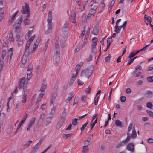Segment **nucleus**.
I'll use <instances>...</instances> for the list:
<instances>
[{
  "label": "nucleus",
  "instance_id": "nucleus-1",
  "mask_svg": "<svg viewBox=\"0 0 153 153\" xmlns=\"http://www.w3.org/2000/svg\"><path fill=\"white\" fill-rule=\"evenodd\" d=\"M94 69L93 65H90L87 68L82 70L81 71L80 76L86 77L88 79L92 74Z\"/></svg>",
  "mask_w": 153,
  "mask_h": 153
},
{
  "label": "nucleus",
  "instance_id": "nucleus-2",
  "mask_svg": "<svg viewBox=\"0 0 153 153\" xmlns=\"http://www.w3.org/2000/svg\"><path fill=\"white\" fill-rule=\"evenodd\" d=\"M27 78H25V77L20 79V81L19 82V86L18 88H23L24 89L25 88L28 83Z\"/></svg>",
  "mask_w": 153,
  "mask_h": 153
},
{
  "label": "nucleus",
  "instance_id": "nucleus-3",
  "mask_svg": "<svg viewBox=\"0 0 153 153\" xmlns=\"http://www.w3.org/2000/svg\"><path fill=\"white\" fill-rule=\"evenodd\" d=\"M22 10L21 12L23 14H27L26 16V18L29 17L30 16V10L29 8V5L27 3H25V6H22Z\"/></svg>",
  "mask_w": 153,
  "mask_h": 153
},
{
  "label": "nucleus",
  "instance_id": "nucleus-4",
  "mask_svg": "<svg viewBox=\"0 0 153 153\" xmlns=\"http://www.w3.org/2000/svg\"><path fill=\"white\" fill-rule=\"evenodd\" d=\"M127 136L126 138H128V140L129 141L131 138H134L136 137V132L135 128L134 127L133 128L132 132L131 135L129 132L127 133Z\"/></svg>",
  "mask_w": 153,
  "mask_h": 153
},
{
  "label": "nucleus",
  "instance_id": "nucleus-5",
  "mask_svg": "<svg viewBox=\"0 0 153 153\" xmlns=\"http://www.w3.org/2000/svg\"><path fill=\"white\" fill-rule=\"evenodd\" d=\"M6 52L5 50L3 49L1 53V56L0 59V69L1 71L3 65L4 58L6 57Z\"/></svg>",
  "mask_w": 153,
  "mask_h": 153
},
{
  "label": "nucleus",
  "instance_id": "nucleus-6",
  "mask_svg": "<svg viewBox=\"0 0 153 153\" xmlns=\"http://www.w3.org/2000/svg\"><path fill=\"white\" fill-rule=\"evenodd\" d=\"M76 15L75 12L73 10L71 11V12L70 19V20L71 22L75 24L76 26L77 24L76 22Z\"/></svg>",
  "mask_w": 153,
  "mask_h": 153
},
{
  "label": "nucleus",
  "instance_id": "nucleus-7",
  "mask_svg": "<svg viewBox=\"0 0 153 153\" xmlns=\"http://www.w3.org/2000/svg\"><path fill=\"white\" fill-rule=\"evenodd\" d=\"M134 144L132 143H130L128 144L127 146L126 149L127 150L133 152H134Z\"/></svg>",
  "mask_w": 153,
  "mask_h": 153
},
{
  "label": "nucleus",
  "instance_id": "nucleus-8",
  "mask_svg": "<svg viewBox=\"0 0 153 153\" xmlns=\"http://www.w3.org/2000/svg\"><path fill=\"white\" fill-rule=\"evenodd\" d=\"M128 138H126L124 140L120 142L116 146V148L118 149L119 148L122 146L124 145L128 142Z\"/></svg>",
  "mask_w": 153,
  "mask_h": 153
},
{
  "label": "nucleus",
  "instance_id": "nucleus-9",
  "mask_svg": "<svg viewBox=\"0 0 153 153\" xmlns=\"http://www.w3.org/2000/svg\"><path fill=\"white\" fill-rule=\"evenodd\" d=\"M95 13V9H91L89 11V13L88 14L86 19V22H88L89 19L91 16H93Z\"/></svg>",
  "mask_w": 153,
  "mask_h": 153
},
{
  "label": "nucleus",
  "instance_id": "nucleus-10",
  "mask_svg": "<svg viewBox=\"0 0 153 153\" xmlns=\"http://www.w3.org/2000/svg\"><path fill=\"white\" fill-rule=\"evenodd\" d=\"M99 33V25L96 24L94 27L92 33L94 35H97Z\"/></svg>",
  "mask_w": 153,
  "mask_h": 153
},
{
  "label": "nucleus",
  "instance_id": "nucleus-11",
  "mask_svg": "<svg viewBox=\"0 0 153 153\" xmlns=\"http://www.w3.org/2000/svg\"><path fill=\"white\" fill-rule=\"evenodd\" d=\"M65 120V118L61 117L60 120H59L57 123V128H58V129L59 128L63 125Z\"/></svg>",
  "mask_w": 153,
  "mask_h": 153
},
{
  "label": "nucleus",
  "instance_id": "nucleus-12",
  "mask_svg": "<svg viewBox=\"0 0 153 153\" xmlns=\"http://www.w3.org/2000/svg\"><path fill=\"white\" fill-rule=\"evenodd\" d=\"M57 96V93L56 92H53L52 94L51 100L50 101V103L51 104H53L56 97Z\"/></svg>",
  "mask_w": 153,
  "mask_h": 153
},
{
  "label": "nucleus",
  "instance_id": "nucleus-13",
  "mask_svg": "<svg viewBox=\"0 0 153 153\" xmlns=\"http://www.w3.org/2000/svg\"><path fill=\"white\" fill-rule=\"evenodd\" d=\"M29 55L27 54V53H24L22 58V59L21 62L22 64H24L26 63L27 59V57Z\"/></svg>",
  "mask_w": 153,
  "mask_h": 153
},
{
  "label": "nucleus",
  "instance_id": "nucleus-14",
  "mask_svg": "<svg viewBox=\"0 0 153 153\" xmlns=\"http://www.w3.org/2000/svg\"><path fill=\"white\" fill-rule=\"evenodd\" d=\"M42 142V140H40L37 144L33 147V151L32 152H34L36 151L38 149V146H40Z\"/></svg>",
  "mask_w": 153,
  "mask_h": 153
},
{
  "label": "nucleus",
  "instance_id": "nucleus-15",
  "mask_svg": "<svg viewBox=\"0 0 153 153\" xmlns=\"http://www.w3.org/2000/svg\"><path fill=\"white\" fill-rule=\"evenodd\" d=\"M31 43L27 42L26 45L25 46V52L24 53H27V54L29 55L30 53V52H29L28 51V50L29 49V47L30 46V45Z\"/></svg>",
  "mask_w": 153,
  "mask_h": 153
},
{
  "label": "nucleus",
  "instance_id": "nucleus-16",
  "mask_svg": "<svg viewBox=\"0 0 153 153\" xmlns=\"http://www.w3.org/2000/svg\"><path fill=\"white\" fill-rule=\"evenodd\" d=\"M46 87V84L45 80H43V83L42 84L41 88L39 90V91H44Z\"/></svg>",
  "mask_w": 153,
  "mask_h": 153
},
{
  "label": "nucleus",
  "instance_id": "nucleus-17",
  "mask_svg": "<svg viewBox=\"0 0 153 153\" xmlns=\"http://www.w3.org/2000/svg\"><path fill=\"white\" fill-rule=\"evenodd\" d=\"M42 98L38 97L36 100V101L35 103V105H36V107L35 108V109L34 110V111H35L37 109H38L39 107V102L42 100Z\"/></svg>",
  "mask_w": 153,
  "mask_h": 153
},
{
  "label": "nucleus",
  "instance_id": "nucleus-18",
  "mask_svg": "<svg viewBox=\"0 0 153 153\" xmlns=\"http://www.w3.org/2000/svg\"><path fill=\"white\" fill-rule=\"evenodd\" d=\"M22 20V16L21 15L19 16L18 19L14 23L21 25Z\"/></svg>",
  "mask_w": 153,
  "mask_h": 153
},
{
  "label": "nucleus",
  "instance_id": "nucleus-19",
  "mask_svg": "<svg viewBox=\"0 0 153 153\" xmlns=\"http://www.w3.org/2000/svg\"><path fill=\"white\" fill-rule=\"evenodd\" d=\"M115 125L118 127H123V124L122 122L119 120H116L115 122Z\"/></svg>",
  "mask_w": 153,
  "mask_h": 153
},
{
  "label": "nucleus",
  "instance_id": "nucleus-20",
  "mask_svg": "<svg viewBox=\"0 0 153 153\" xmlns=\"http://www.w3.org/2000/svg\"><path fill=\"white\" fill-rule=\"evenodd\" d=\"M153 92L149 91H147L145 93V95L147 97L150 98L152 97L153 95Z\"/></svg>",
  "mask_w": 153,
  "mask_h": 153
},
{
  "label": "nucleus",
  "instance_id": "nucleus-21",
  "mask_svg": "<svg viewBox=\"0 0 153 153\" xmlns=\"http://www.w3.org/2000/svg\"><path fill=\"white\" fill-rule=\"evenodd\" d=\"M91 138L90 137H88L85 141L84 144L85 146H88L90 145L91 144Z\"/></svg>",
  "mask_w": 153,
  "mask_h": 153
},
{
  "label": "nucleus",
  "instance_id": "nucleus-22",
  "mask_svg": "<svg viewBox=\"0 0 153 153\" xmlns=\"http://www.w3.org/2000/svg\"><path fill=\"white\" fill-rule=\"evenodd\" d=\"M144 20L145 21H147L148 22H149V24H151L152 19L150 16H147L146 15H145L144 16Z\"/></svg>",
  "mask_w": 153,
  "mask_h": 153
},
{
  "label": "nucleus",
  "instance_id": "nucleus-23",
  "mask_svg": "<svg viewBox=\"0 0 153 153\" xmlns=\"http://www.w3.org/2000/svg\"><path fill=\"white\" fill-rule=\"evenodd\" d=\"M53 61L55 63H57L60 61L59 56L54 55L53 57Z\"/></svg>",
  "mask_w": 153,
  "mask_h": 153
},
{
  "label": "nucleus",
  "instance_id": "nucleus-24",
  "mask_svg": "<svg viewBox=\"0 0 153 153\" xmlns=\"http://www.w3.org/2000/svg\"><path fill=\"white\" fill-rule=\"evenodd\" d=\"M52 11L50 10L48 14V18L47 19V22H52Z\"/></svg>",
  "mask_w": 153,
  "mask_h": 153
},
{
  "label": "nucleus",
  "instance_id": "nucleus-25",
  "mask_svg": "<svg viewBox=\"0 0 153 153\" xmlns=\"http://www.w3.org/2000/svg\"><path fill=\"white\" fill-rule=\"evenodd\" d=\"M25 25H29L30 23V20L28 18H26L23 21Z\"/></svg>",
  "mask_w": 153,
  "mask_h": 153
},
{
  "label": "nucleus",
  "instance_id": "nucleus-26",
  "mask_svg": "<svg viewBox=\"0 0 153 153\" xmlns=\"http://www.w3.org/2000/svg\"><path fill=\"white\" fill-rule=\"evenodd\" d=\"M13 54L12 52H11L10 51H8L7 57V58L8 60L10 61L11 60L12 56Z\"/></svg>",
  "mask_w": 153,
  "mask_h": 153
},
{
  "label": "nucleus",
  "instance_id": "nucleus-27",
  "mask_svg": "<svg viewBox=\"0 0 153 153\" xmlns=\"http://www.w3.org/2000/svg\"><path fill=\"white\" fill-rule=\"evenodd\" d=\"M32 71L31 70H27V79L29 80L32 76Z\"/></svg>",
  "mask_w": 153,
  "mask_h": 153
},
{
  "label": "nucleus",
  "instance_id": "nucleus-28",
  "mask_svg": "<svg viewBox=\"0 0 153 153\" xmlns=\"http://www.w3.org/2000/svg\"><path fill=\"white\" fill-rule=\"evenodd\" d=\"M72 92H70L69 93V95L70 96L65 101L66 103H68L72 99L73 96H72Z\"/></svg>",
  "mask_w": 153,
  "mask_h": 153
},
{
  "label": "nucleus",
  "instance_id": "nucleus-29",
  "mask_svg": "<svg viewBox=\"0 0 153 153\" xmlns=\"http://www.w3.org/2000/svg\"><path fill=\"white\" fill-rule=\"evenodd\" d=\"M67 111V109L66 108L64 109L62 113L61 114L60 117H62L66 118Z\"/></svg>",
  "mask_w": 153,
  "mask_h": 153
},
{
  "label": "nucleus",
  "instance_id": "nucleus-30",
  "mask_svg": "<svg viewBox=\"0 0 153 153\" xmlns=\"http://www.w3.org/2000/svg\"><path fill=\"white\" fill-rule=\"evenodd\" d=\"M87 98L86 95H83L81 98V100H82V103L86 104L87 103L86 101V100Z\"/></svg>",
  "mask_w": 153,
  "mask_h": 153
},
{
  "label": "nucleus",
  "instance_id": "nucleus-31",
  "mask_svg": "<svg viewBox=\"0 0 153 153\" xmlns=\"http://www.w3.org/2000/svg\"><path fill=\"white\" fill-rule=\"evenodd\" d=\"M33 30H28L27 35L25 36V37L26 39H28L32 33Z\"/></svg>",
  "mask_w": 153,
  "mask_h": 153
},
{
  "label": "nucleus",
  "instance_id": "nucleus-32",
  "mask_svg": "<svg viewBox=\"0 0 153 153\" xmlns=\"http://www.w3.org/2000/svg\"><path fill=\"white\" fill-rule=\"evenodd\" d=\"M88 151V147L84 146L83 147L82 152V153H87Z\"/></svg>",
  "mask_w": 153,
  "mask_h": 153
},
{
  "label": "nucleus",
  "instance_id": "nucleus-33",
  "mask_svg": "<svg viewBox=\"0 0 153 153\" xmlns=\"http://www.w3.org/2000/svg\"><path fill=\"white\" fill-rule=\"evenodd\" d=\"M20 26V25L17 24L15 23L14 24L13 26V28L15 29V32H17V31L19 29Z\"/></svg>",
  "mask_w": 153,
  "mask_h": 153
},
{
  "label": "nucleus",
  "instance_id": "nucleus-34",
  "mask_svg": "<svg viewBox=\"0 0 153 153\" xmlns=\"http://www.w3.org/2000/svg\"><path fill=\"white\" fill-rule=\"evenodd\" d=\"M97 118L98 117H97L96 119H95L94 121V122H93L92 121V122L90 123V125L91 126V130L93 128L95 124L97 123Z\"/></svg>",
  "mask_w": 153,
  "mask_h": 153
},
{
  "label": "nucleus",
  "instance_id": "nucleus-35",
  "mask_svg": "<svg viewBox=\"0 0 153 153\" xmlns=\"http://www.w3.org/2000/svg\"><path fill=\"white\" fill-rule=\"evenodd\" d=\"M36 120V117H34L32 119L30 120V123L29 124V126H32L33 125L34 123Z\"/></svg>",
  "mask_w": 153,
  "mask_h": 153
},
{
  "label": "nucleus",
  "instance_id": "nucleus-36",
  "mask_svg": "<svg viewBox=\"0 0 153 153\" xmlns=\"http://www.w3.org/2000/svg\"><path fill=\"white\" fill-rule=\"evenodd\" d=\"M38 46V45L37 43H34L33 46V49H32V51L30 52V53H32L37 48Z\"/></svg>",
  "mask_w": 153,
  "mask_h": 153
},
{
  "label": "nucleus",
  "instance_id": "nucleus-37",
  "mask_svg": "<svg viewBox=\"0 0 153 153\" xmlns=\"http://www.w3.org/2000/svg\"><path fill=\"white\" fill-rule=\"evenodd\" d=\"M52 117H47L46 120V125H48L51 122Z\"/></svg>",
  "mask_w": 153,
  "mask_h": 153
},
{
  "label": "nucleus",
  "instance_id": "nucleus-38",
  "mask_svg": "<svg viewBox=\"0 0 153 153\" xmlns=\"http://www.w3.org/2000/svg\"><path fill=\"white\" fill-rule=\"evenodd\" d=\"M115 30L114 31L116 33L118 34L119 33L121 30V29L119 28L118 27V25H116L115 27Z\"/></svg>",
  "mask_w": 153,
  "mask_h": 153
},
{
  "label": "nucleus",
  "instance_id": "nucleus-39",
  "mask_svg": "<svg viewBox=\"0 0 153 153\" xmlns=\"http://www.w3.org/2000/svg\"><path fill=\"white\" fill-rule=\"evenodd\" d=\"M48 22V25L47 29L51 30L52 28V22Z\"/></svg>",
  "mask_w": 153,
  "mask_h": 153
},
{
  "label": "nucleus",
  "instance_id": "nucleus-40",
  "mask_svg": "<svg viewBox=\"0 0 153 153\" xmlns=\"http://www.w3.org/2000/svg\"><path fill=\"white\" fill-rule=\"evenodd\" d=\"M60 50L59 49L57 48L55 49L54 55L59 56Z\"/></svg>",
  "mask_w": 153,
  "mask_h": 153
},
{
  "label": "nucleus",
  "instance_id": "nucleus-41",
  "mask_svg": "<svg viewBox=\"0 0 153 153\" xmlns=\"http://www.w3.org/2000/svg\"><path fill=\"white\" fill-rule=\"evenodd\" d=\"M137 54V53L136 52H132L129 56L128 58H129L130 59H131V58L134 57Z\"/></svg>",
  "mask_w": 153,
  "mask_h": 153
},
{
  "label": "nucleus",
  "instance_id": "nucleus-42",
  "mask_svg": "<svg viewBox=\"0 0 153 153\" xmlns=\"http://www.w3.org/2000/svg\"><path fill=\"white\" fill-rule=\"evenodd\" d=\"M78 119L75 118L74 119H73L72 120V124L73 125L76 126L77 124V120Z\"/></svg>",
  "mask_w": 153,
  "mask_h": 153
},
{
  "label": "nucleus",
  "instance_id": "nucleus-43",
  "mask_svg": "<svg viewBox=\"0 0 153 153\" xmlns=\"http://www.w3.org/2000/svg\"><path fill=\"white\" fill-rule=\"evenodd\" d=\"M88 123V122L87 121L86 123L82 125V127L80 128V130L82 131L86 127Z\"/></svg>",
  "mask_w": 153,
  "mask_h": 153
},
{
  "label": "nucleus",
  "instance_id": "nucleus-44",
  "mask_svg": "<svg viewBox=\"0 0 153 153\" xmlns=\"http://www.w3.org/2000/svg\"><path fill=\"white\" fill-rule=\"evenodd\" d=\"M72 135V134L71 133L67 134H64L63 135V137L65 139H67L68 137H71Z\"/></svg>",
  "mask_w": 153,
  "mask_h": 153
},
{
  "label": "nucleus",
  "instance_id": "nucleus-45",
  "mask_svg": "<svg viewBox=\"0 0 153 153\" xmlns=\"http://www.w3.org/2000/svg\"><path fill=\"white\" fill-rule=\"evenodd\" d=\"M147 80L149 82H153V76L147 77Z\"/></svg>",
  "mask_w": 153,
  "mask_h": 153
},
{
  "label": "nucleus",
  "instance_id": "nucleus-46",
  "mask_svg": "<svg viewBox=\"0 0 153 153\" xmlns=\"http://www.w3.org/2000/svg\"><path fill=\"white\" fill-rule=\"evenodd\" d=\"M35 37V35H34L33 36H31L30 37V39L27 41V42L31 44V43L32 42L33 40L34 39Z\"/></svg>",
  "mask_w": 153,
  "mask_h": 153
},
{
  "label": "nucleus",
  "instance_id": "nucleus-47",
  "mask_svg": "<svg viewBox=\"0 0 153 153\" xmlns=\"http://www.w3.org/2000/svg\"><path fill=\"white\" fill-rule=\"evenodd\" d=\"M97 43L95 42H92L91 48V49H96V47Z\"/></svg>",
  "mask_w": 153,
  "mask_h": 153
},
{
  "label": "nucleus",
  "instance_id": "nucleus-48",
  "mask_svg": "<svg viewBox=\"0 0 153 153\" xmlns=\"http://www.w3.org/2000/svg\"><path fill=\"white\" fill-rule=\"evenodd\" d=\"M9 40L10 42H13L14 40L13 35L12 33H10L9 34Z\"/></svg>",
  "mask_w": 153,
  "mask_h": 153
},
{
  "label": "nucleus",
  "instance_id": "nucleus-49",
  "mask_svg": "<svg viewBox=\"0 0 153 153\" xmlns=\"http://www.w3.org/2000/svg\"><path fill=\"white\" fill-rule=\"evenodd\" d=\"M68 26V23L67 22H65L63 26L62 30H66L68 29L67 28Z\"/></svg>",
  "mask_w": 153,
  "mask_h": 153
},
{
  "label": "nucleus",
  "instance_id": "nucleus-50",
  "mask_svg": "<svg viewBox=\"0 0 153 153\" xmlns=\"http://www.w3.org/2000/svg\"><path fill=\"white\" fill-rule=\"evenodd\" d=\"M78 97L75 96L74 100V102L73 104V105L74 106V104H77L78 103Z\"/></svg>",
  "mask_w": 153,
  "mask_h": 153
},
{
  "label": "nucleus",
  "instance_id": "nucleus-51",
  "mask_svg": "<svg viewBox=\"0 0 153 153\" xmlns=\"http://www.w3.org/2000/svg\"><path fill=\"white\" fill-rule=\"evenodd\" d=\"M93 58L92 55H90L89 57L86 59V61L87 62H88L91 61L92 60Z\"/></svg>",
  "mask_w": 153,
  "mask_h": 153
},
{
  "label": "nucleus",
  "instance_id": "nucleus-52",
  "mask_svg": "<svg viewBox=\"0 0 153 153\" xmlns=\"http://www.w3.org/2000/svg\"><path fill=\"white\" fill-rule=\"evenodd\" d=\"M90 31V28H89L87 30V32L85 36V39H88L89 36Z\"/></svg>",
  "mask_w": 153,
  "mask_h": 153
},
{
  "label": "nucleus",
  "instance_id": "nucleus-53",
  "mask_svg": "<svg viewBox=\"0 0 153 153\" xmlns=\"http://www.w3.org/2000/svg\"><path fill=\"white\" fill-rule=\"evenodd\" d=\"M62 34L65 35H67L68 34V29L66 30H62Z\"/></svg>",
  "mask_w": 153,
  "mask_h": 153
},
{
  "label": "nucleus",
  "instance_id": "nucleus-54",
  "mask_svg": "<svg viewBox=\"0 0 153 153\" xmlns=\"http://www.w3.org/2000/svg\"><path fill=\"white\" fill-rule=\"evenodd\" d=\"M126 100V97L124 96H122L120 97V101L122 102H124Z\"/></svg>",
  "mask_w": 153,
  "mask_h": 153
},
{
  "label": "nucleus",
  "instance_id": "nucleus-55",
  "mask_svg": "<svg viewBox=\"0 0 153 153\" xmlns=\"http://www.w3.org/2000/svg\"><path fill=\"white\" fill-rule=\"evenodd\" d=\"M80 68V65H79V64H78L75 68V70L76 71V73H78V71L79 70Z\"/></svg>",
  "mask_w": 153,
  "mask_h": 153
},
{
  "label": "nucleus",
  "instance_id": "nucleus-56",
  "mask_svg": "<svg viewBox=\"0 0 153 153\" xmlns=\"http://www.w3.org/2000/svg\"><path fill=\"white\" fill-rule=\"evenodd\" d=\"M91 89V87L90 86H89L88 88L85 89V91L86 92L89 93Z\"/></svg>",
  "mask_w": 153,
  "mask_h": 153
},
{
  "label": "nucleus",
  "instance_id": "nucleus-57",
  "mask_svg": "<svg viewBox=\"0 0 153 153\" xmlns=\"http://www.w3.org/2000/svg\"><path fill=\"white\" fill-rule=\"evenodd\" d=\"M111 56L110 54H108V56L105 58V60L106 62L110 60V59L111 58Z\"/></svg>",
  "mask_w": 153,
  "mask_h": 153
},
{
  "label": "nucleus",
  "instance_id": "nucleus-58",
  "mask_svg": "<svg viewBox=\"0 0 153 153\" xmlns=\"http://www.w3.org/2000/svg\"><path fill=\"white\" fill-rule=\"evenodd\" d=\"M59 41L58 40H56L55 43V49H59Z\"/></svg>",
  "mask_w": 153,
  "mask_h": 153
},
{
  "label": "nucleus",
  "instance_id": "nucleus-59",
  "mask_svg": "<svg viewBox=\"0 0 153 153\" xmlns=\"http://www.w3.org/2000/svg\"><path fill=\"white\" fill-rule=\"evenodd\" d=\"M146 106L148 108L152 109L151 108L153 106V105L151 103L148 102L146 104Z\"/></svg>",
  "mask_w": 153,
  "mask_h": 153
},
{
  "label": "nucleus",
  "instance_id": "nucleus-60",
  "mask_svg": "<svg viewBox=\"0 0 153 153\" xmlns=\"http://www.w3.org/2000/svg\"><path fill=\"white\" fill-rule=\"evenodd\" d=\"M146 112L149 114V115L151 117H153V112L152 111L148 110H147L146 111Z\"/></svg>",
  "mask_w": 153,
  "mask_h": 153
},
{
  "label": "nucleus",
  "instance_id": "nucleus-61",
  "mask_svg": "<svg viewBox=\"0 0 153 153\" xmlns=\"http://www.w3.org/2000/svg\"><path fill=\"white\" fill-rule=\"evenodd\" d=\"M46 108V104H43L41 105L40 108L42 110H44Z\"/></svg>",
  "mask_w": 153,
  "mask_h": 153
},
{
  "label": "nucleus",
  "instance_id": "nucleus-62",
  "mask_svg": "<svg viewBox=\"0 0 153 153\" xmlns=\"http://www.w3.org/2000/svg\"><path fill=\"white\" fill-rule=\"evenodd\" d=\"M33 66L31 64H29L28 65L27 70L32 71V70L33 69Z\"/></svg>",
  "mask_w": 153,
  "mask_h": 153
},
{
  "label": "nucleus",
  "instance_id": "nucleus-63",
  "mask_svg": "<svg viewBox=\"0 0 153 153\" xmlns=\"http://www.w3.org/2000/svg\"><path fill=\"white\" fill-rule=\"evenodd\" d=\"M112 41V37L108 38V40L107 41V44L111 45Z\"/></svg>",
  "mask_w": 153,
  "mask_h": 153
},
{
  "label": "nucleus",
  "instance_id": "nucleus-64",
  "mask_svg": "<svg viewBox=\"0 0 153 153\" xmlns=\"http://www.w3.org/2000/svg\"><path fill=\"white\" fill-rule=\"evenodd\" d=\"M96 52V49H91V53L92 55H94Z\"/></svg>",
  "mask_w": 153,
  "mask_h": 153
}]
</instances>
